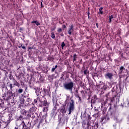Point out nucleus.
Here are the masks:
<instances>
[{
	"mask_svg": "<svg viewBox=\"0 0 129 129\" xmlns=\"http://www.w3.org/2000/svg\"><path fill=\"white\" fill-rule=\"evenodd\" d=\"M10 86H11V89H12L13 88V86L12 84L10 85Z\"/></svg>",
	"mask_w": 129,
	"mask_h": 129,
	"instance_id": "23",
	"label": "nucleus"
},
{
	"mask_svg": "<svg viewBox=\"0 0 129 129\" xmlns=\"http://www.w3.org/2000/svg\"><path fill=\"white\" fill-rule=\"evenodd\" d=\"M69 114H71V112L74 109V101L73 100H71L70 103H69Z\"/></svg>",
	"mask_w": 129,
	"mask_h": 129,
	"instance_id": "2",
	"label": "nucleus"
},
{
	"mask_svg": "<svg viewBox=\"0 0 129 129\" xmlns=\"http://www.w3.org/2000/svg\"><path fill=\"white\" fill-rule=\"evenodd\" d=\"M32 24H36V25H37V26H39V25H40V23L38 22L37 21H32L31 22Z\"/></svg>",
	"mask_w": 129,
	"mask_h": 129,
	"instance_id": "8",
	"label": "nucleus"
},
{
	"mask_svg": "<svg viewBox=\"0 0 129 129\" xmlns=\"http://www.w3.org/2000/svg\"><path fill=\"white\" fill-rule=\"evenodd\" d=\"M113 19V16L111 15V16H109V23H111V20Z\"/></svg>",
	"mask_w": 129,
	"mask_h": 129,
	"instance_id": "7",
	"label": "nucleus"
},
{
	"mask_svg": "<svg viewBox=\"0 0 129 129\" xmlns=\"http://www.w3.org/2000/svg\"><path fill=\"white\" fill-rule=\"evenodd\" d=\"M37 101L40 102L41 100H40V99L39 100V98H37V100H36V99L34 100V102H35V103H37Z\"/></svg>",
	"mask_w": 129,
	"mask_h": 129,
	"instance_id": "13",
	"label": "nucleus"
},
{
	"mask_svg": "<svg viewBox=\"0 0 129 129\" xmlns=\"http://www.w3.org/2000/svg\"><path fill=\"white\" fill-rule=\"evenodd\" d=\"M102 10H103V8H101L99 10V14H100V15H102V14H103V12H102Z\"/></svg>",
	"mask_w": 129,
	"mask_h": 129,
	"instance_id": "6",
	"label": "nucleus"
},
{
	"mask_svg": "<svg viewBox=\"0 0 129 129\" xmlns=\"http://www.w3.org/2000/svg\"><path fill=\"white\" fill-rule=\"evenodd\" d=\"M38 90H39L40 89L39 88H37Z\"/></svg>",
	"mask_w": 129,
	"mask_h": 129,
	"instance_id": "28",
	"label": "nucleus"
},
{
	"mask_svg": "<svg viewBox=\"0 0 129 129\" xmlns=\"http://www.w3.org/2000/svg\"><path fill=\"white\" fill-rule=\"evenodd\" d=\"M21 113H22V114H26L27 111H26L25 109H22L21 110Z\"/></svg>",
	"mask_w": 129,
	"mask_h": 129,
	"instance_id": "9",
	"label": "nucleus"
},
{
	"mask_svg": "<svg viewBox=\"0 0 129 129\" xmlns=\"http://www.w3.org/2000/svg\"><path fill=\"white\" fill-rule=\"evenodd\" d=\"M27 101H28V102L30 103L31 101H32V99H31V98H29L27 99Z\"/></svg>",
	"mask_w": 129,
	"mask_h": 129,
	"instance_id": "17",
	"label": "nucleus"
},
{
	"mask_svg": "<svg viewBox=\"0 0 129 129\" xmlns=\"http://www.w3.org/2000/svg\"><path fill=\"white\" fill-rule=\"evenodd\" d=\"M15 129H17V127H15Z\"/></svg>",
	"mask_w": 129,
	"mask_h": 129,
	"instance_id": "29",
	"label": "nucleus"
},
{
	"mask_svg": "<svg viewBox=\"0 0 129 129\" xmlns=\"http://www.w3.org/2000/svg\"><path fill=\"white\" fill-rule=\"evenodd\" d=\"M69 99V96H68L67 97V100H66V102H67V103H68V100Z\"/></svg>",
	"mask_w": 129,
	"mask_h": 129,
	"instance_id": "19",
	"label": "nucleus"
},
{
	"mask_svg": "<svg viewBox=\"0 0 129 129\" xmlns=\"http://www.w3.org/2000/svg\"><path fill=\"white\" fill-rule=\"evenodd\" d=\"M120 70L121 71V72H122V70H123V67H121L120 68Z\"/></svg>",
	"mask_w": 129,
	"mask_h": 129,
	"instance_id": "21",
	"label": "nucleus"
},
{
	"mask_svg": "<svg viewBox=\"0 0 129 129\" xmlns=\"http://www.w3.org/2000/svg\"><path fill=\"white\" fill-rule=\"evenodd\" d=\"M96 26H97V27L98 28V23L96 24Z\"/></svg>",
	"mask_w": 129,
	"mask_h": 129,
	"instance_id": "24",
	"label": "nucleus"
},
{
	"mask_svg": "<svg viewBox=\"0 0 129 129\" xmlns=\"http://www.w3.org/2000/svg\"><path fill=\"white\" fill-rule=\"evenodd\" d=\"M73 28H74L73 25H71L70 26V28H69V30H68V34H69V35H71L73 32H74V29H73Z\"/></svg>",
	"mask_w": 129,
	"mask_h": 129,
	"instance_id": "3",
	"label": "nucleus"
},
{
	"mask_svg": "<svg viewBox=\"0 0 129 129\" xmlns=\"http://www.w3.org/2000/svg\"><path fill=\"white\" fill-rule=\"evenodd\" d=\"M63 27L65 28H66V26L63 25Z\"/></svg>",
	"mask_w": 129,
	"mask_h": 129,
	"instance_id": "25",
	"label": "nucleus"
},
{
	"mask_svg": "<svg viewBox=\"0 0 129 129\" xmlns=\"http://www.w3.org/2000/svg\"><path fill=\"white\" fill-rule=\"evenodd\" d=\"M22 48L23 49H26V47H25V46L22 45Z\"/></svg>",
	"mask_w": 129,
	"mask_h": 129,
	"instance_id": "22",
	"label": "nucleus"
},
{
	"mask_svg": "<svg viewBox=\"0 0 129 129\" xmlns=\"http://www.w3.org/2000/svg\"><path fill=\"white\" fill-rule=\"evenodd\" d=\"M18 92H19V93H22V92H23V89H20L18 90Z\"/></svg>",
	"mask_w": 129,
	"mask_h": 129,
	"instance_id": "15",
	"label": "nucleus"
},
{
	"mask_svg": "<svg viewBox=\"0 0 129 129\" xmlns=\"http://www.w3.org/2000/svg\"><path fill=\"white\" fill-rule=\"evenodd\" d=\"M32 104H33V105H34V104L32 103Z\"/></svg>",
	"mask_w": 129,
	"mask_h": 129,
	"instance_id": "30",
	"label": "nucleus"
},
{
	"mask_svg": "<svg viewBox=\"0 0 129 129\" xmlns=\"http://www.w3.org/2000/svg\"><path fill=\"white\" fill-rule=\"evenodd\" d=\"M55 69H56L55 68H52V69H51L52 72H54V71H55Z\"/></svg>",
	"mask_w": 129,
	"mask_h": 129,
	"instance_id": "20",
	"label": "nucleus"
},
{
	"mask_svg": "<svg viewBox=\"0 0 129 129\" xmlns=\"http://www.w3.org/2000/svg\"><path fill=\"white\" fill-rule=\"evenodd\" d=\"M73 86H74V84L72 82L66 83L63 84L64 89H66L67 90H71V91H72Z\"/></svg>",
	"mask_w": 129,
	"mask_h": 129,
	"instance_id": "1",
	"label": "nucleus"
},
{
	"mask_svg": "<svg viewBox=\"0 0 129 129\" xmlns=\"http://www.w3.org/2000/svg\"><path fill=\"white\" fill-rule=\"evenodd\" d=\"M57 67H58V66H55L54 68H55V69H56V68H57Z\"/></svg>",
	"mask_w": 129,
	"mask_h": 129,
	"instance_id": "26",
	"label": "nucleus"
},
{
	"mask_svg": "<svg viewBox=\"0 0 129 129\" xmlns=\"http://www.w3.org/2000/svg\"><path fill=\"white\" fill-rule=\"evenodd\" d=\"M87 70H85L84 71V74H85V75H86V74H87Z\"/></svg>",
	"mask_w": 129,
	"mask_h": 129,
	"instance_id": "18",
	"label": "nucleus"
},
{
	"mask_svg": "<svg viewBox=\"0 0 129 129\" xmlns=\"http://www.w3.org/2000/svg\"><path fill=\"white\" fill-rule=\"evenodd\" d=\"M108 88V86L106 85H104L103 87L102 88V89H103V90H106Z\"/></svg>",
	"mask_w": 129,
	"mask_h": 129,
	"instance_id": "5",
	"label": "nucleus"
},
{
	"mask_svg": "<svg viewBox=\"0 0 129 129\" xmlns=\"http://www.w3.org/2000/svg\"><path fill=\"white\" fill-rule=\"evenodd\" d=\"M35 109V108L34 107H32V108H30V112L33 113V110Z\"/></svg>",
	"mask_w": 129,
	"mask_h": 129,
	"instance_id": "12",
	"label": "nucleus"
},
{
	"mask_svg": "<svg viewBox=\"0 0 129 129\" xmlns=\"http://www.w3.org/2000/svg\"><path fill=\"white\" fill-rule=\"evenodd\" d=\"M112 76V75H111V73H107L106 75V77L108 78H109V79H111V77Z\"/></svg>",
	"mask_w": 129,
	"mask_h": 129,
	"instance_id": "4",
	"label": "nucleus"
},
{
	"mask_svg": "<svg viewBox=\"0 0 129 129\" xmlns=\"http://www.w3.org/2000/svg\"><path fill=\"white\" fill-rule=\"evenodd\" d=\"M127 104H128L127 106H128V104H129V102H127Z\"/></svg>",
	"mask_w": 129,
	"mask_h": 129,
	"instance_id": "27",
	"label": "nucleus"
},
{
	"mask_svg": "<svg viewBox=\"0 0 129 129\" xmlns=\"http://www.w3.org/2000/svg\"><path fill=\"white\" fill-rule=\"evenodd\" d=\"M61 111L62 113H65V112H66V109H65V108H63L61 109Z\"/></svg>",
	"mask_w": 129,
	"mask_h": 129,
	"instance_id": "10",
	"label": "nucleus"
},
{
	"mask_svg": "<svg viewBox=\"0 0 129 129\" xmlns=\"http://www.w3.org/2000/svg\"><path fill=\"white\" fill-rule=\"evenodd\" d=\"M51 38L52 39H55V34H54L53 32L51 33Z\"/></svg>",
	"mask_w": 129,
	"mask_h": 129,
	"instance_id": "11",
	"label": "nucleus"
},
{
	"mask_svg": "<svg viewBox=\"0 0 129 129\" xmlns=\"http://www.w3.org/2000/svg\"><path fill=\"white\" fill-rule=\"evenodd\" d=\"M61 47H62V49H63V48H64V47H65V43H64V42H62V43L61 44Z\"/></svg>",
	"mask_w": 129,
	"mask_h": 129,
	"instance_id": "16",
	"label": "nucleus"
},
{
	"mask_svg": "<svg viewBox=\"0 0 129 129\" xmlns=\"http://www.w3.org/2000/svg\"><path fill=\"white\" fill-rule=\"evenodd\" d=\"M57 32H58L59 33H61V32H62V29L58 28L57 30Z\"/></svg>",
	"mask_w": 129,
	"mask_h": 129,
	"instance_id": "14",
	"label": "nucleus"
}]
</instances>
